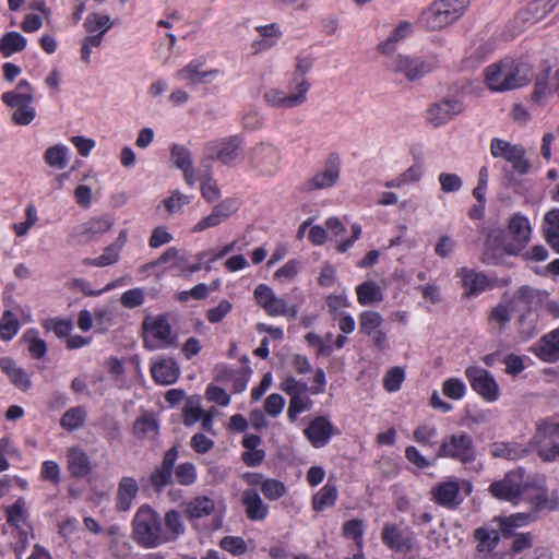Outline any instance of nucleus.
<instances>
[{"mask_svg":"<svg viewBox=\"0 0 559 559\" xmlns=\"http://www.w3.org/2000/svg\"><path fill=\"white\" fill-rule=\"evenodd\" d=\"M280 389L289 396L287 417L289 421L293 423L301 413L310 409L312 405L310 399L302 397L304 393L308 392L311 395H319L325 392L326 376L322 368H317L310 386L302 380H297L293 376H287L282 380Z\"/></svg>","mask_w":559,"mask_h":559,"instance_id":"f257e3e1","label":"nucleus"},{"mask_svg":"<svg viewBox=\"0 0 559 559\" xmlns=\"http://www.w3.org/2000/svg\"><path fill=\"white\" fill-rule=\"evenodd\" d=\"M486 84L495 92L510 91L522 87L530 82V69L513 60H502L486 68Z\"/></svg>","mask_w":559,"mask_h":559,"instance_id":"f03ea898","label":"nucleus"},{"mask_svg":"<svg viewBox=\"0 0 559 559\" xmlns=\"http://www.w3.org/2000/svg\"><path fill=\"white\" fill-rule=\"evenodd\" d=\"M469 0H435L423 10L418 25L428 31H439L456 22L466 11Z\"/></svg>","mask_w":559,"mask_h":559,"instance_id":"7ed1b4c3","label":"nucleus"},{"mask_svg":"<svg viewBox=\"0 0 559 559\" xmlns=\"http://www.w3.org/2000/svg\"><path fill=\"white\" fill-rule=\"evenodd\" d=\"M132 539L145 549L163 545L162 518L150 506L138 509L132 520Z\"/></svg>","mask_w":559,"mask_h":559,"instance_id":"20e7f679","label":"nucleus"},{"mask_svg":"<svg viewBox=\"0 0 559 559\" xmlns=\"http://www.w3.org/2000/svg\"><path fill=\"white\" fill-rule=\"evenodd\" d=\"M1 100L13 109L11 119L15 126H28L36 118L34 88L27 80H21L13 91L4 92Z\"/></svg>","mask_w":559,"mask_h":559,"instance_id":"39448f33","label":"nucleus"},{"mask_svg":"<svg viewBox=\"0 0 559 559\" xmlns=\"http://www.w3.org/2000/svg\"><path fill=\"white\" fill-rule=\"evenodd\" d=\"M144 347L150 350L169 348L175 344L168 313L147 316L142 321Z\"/></svg>","mask_w":559,"mask_h":559,"instance_id":"423d86ee","label":"nucleus"},{"mask_svg":"<svg viewBox=\"0 0 559 559\" xmlns=\"http://www.w3.org/2000/svg\"><path fill=\"white\" fill-rule=\"evenodd\" d=\"M490 154L495 158H502L511 164L514 173L526 175L531 170V163L526 157V150L521 144H512L507 140L493 138L490 141Z\"/></svg>","mask_w":559,"mask_h":559,"instance_id":"0eeeda50","label":"nucleus"},{"mask_svg":"<svg viewBox=\"0 0 559 559\" xmlns=\"http://www.w3.org/2000/svg\"><path fill=\"white\" fill-rule=\"evenodd\" d=\"M310 86L307 80H301L295 85L294 92L290 94L278 87H270L264 92L263 99L272 108L288 109L298 107L307 100Z\"/></svg>","mask_w":559,"mask_h":559,"instance_id":"6e6552de","label":"nucleus"},{"mask_svg":"<svg viewBox=\"0 0 559 559\" xmlns=\"http://www.w3.org/2000/svg\"><path fill=\"white\" fill-rule=\"evenodd\" d=\"M464 373L473 391L484 401L488 403L498 401L500 396L499 385L487 369L479 366H469Z\"/></svg>","mask_w":559,"mask_h":559,"instance_id":"1a4fd4ad","label":"nucleus"},{"mask_svg":"<svg viewBox=\"0 0 559 559\" xmlns=\"http://www.w3.org/2000/svg\"><path fill=\"white\" fill-rule=\"evenodd\" d=\"M493 497L514 501L520 496L525 495L528 490V480L525 478L524 469L518 468L509 472L503 479L495 481L489 487Z\"/></svg>","mask_w":559,"mask_h":559,"instance_id":"9d476101","label":"nucleus"},{"mask_svg":"<svg viewBox=\"0 0 559 559\" xmlns=\"http://www.w3.org/2000/svg\"><path fill=\"white\" fill-rule=\"evenodd\" d=\"M382 543L392 551L399 554L412 552L416 537L409 527H401L394 523H385L381 531Z\"/></svg>","mask_w":559,"mask_h":559,"instance_id":"9b49d317","label":"nucleus"},{"mask_svg":"<svg viewBox=\"0 0 559 559\" xmlns=\"http://www.w3.org/2000/svg\"><path fill=\"white\" fill-rule=\"evenodd\" d=\"M341 175V158L335 152L330 153L324 160L323 170L314 174L311 178L302 183V190L310 192L313 190H321L331 188L340 179Z\"/></svg>","mask_w":559,"mask_h":559,"instance_id":"f8f14e48","label":"nucleus"},{"mask_svg":"<svg viewBox=\"0 0 559 559\" xmlns=\"http://www.w3.org/2000/svg\"><path fill=\"white\" fill-rule=\"evenodd\" d=\"M457 275L462 280L465 297L478 296L496 286H507L510 283V280H502L498 283L496 278H489L484 272L468 267H461Z\"/></svg>","mask_w":559,"mask_h":559,"instance_id":"ddd939ff","label":"nucleus"},{"mask_svg":"<svg viewBox=\"0 0 559 559\" xmlns=\"http://www.w3.org/2000/svg\"><path fill=\"white\" fill-rule=\"evenodd\" d=\"M250 162L262 176H272L280 169L281 154L272 144H260L252 148Z\"/></svg>","mask_w":559,"mask_h":559,"instance_id":"4468645a","label":"nucleus"},{"mask_svg":"<svg viewBox=\"0 0 559 559\" xmlns=\"http://www.w3.org/2000/svg\"><path fill=\"white\" fill-rule=\"evenodd\" d=\"M514 245L509 240L507 233L502 228H492L489 230L483 253V262L497 265L501 262L504 254H509L508 247Z\"/></svg>","mask_w":559,"mask_h":559,"instance_id":"2eb2a0df","label":"nucleus"},{"mask_svg":"<svg viewBox=\"0 0 559 559\" xmlns=\"http://www.w3.org/2000/svg\"><path fill=\"white\" fill-rule=\"evenodd\" d=\"M435 68L432 62L423 60L419 57L399 55L392 62L391 69L402 73L407 80L415 81L430 73Z\"/></svg>","mask_w":559,"mask_h":559,"instance_id":"dca6fc26","label":"nucleus"},{"mask_svg":"<svg viewBox=\"0 0 559 559\" xmlns=\"http://www.w3.org/2000/svg\"><path fill=\"white\" fill-rule=\"evenodd\" d=\"M508 230L514 242L508 247L509 254L516 255L526 247L531 238L532 228L528 218L521 213L513 214L509 219Z\"/></svg>","mask_w":559,"mask_h":559,"instance_id":"f3484780","label":"nucleus"},{"mask_svg":"<svg viewBox=\"0 0 559 559\" xmlns=\"http://www.w3.org/2000/svg\"><path fill=\"white\" fill-rule=\"evenodd\" d=\"M239 154V141L237 136L210 141L205 144V156L212 160H218L225 165L234 162Z\"/></svg>","mask_w":559,"mask_h":559,"instance_id":"a211bd4d","label":"nucleus"},{"mask_svg":"<svg viewBox=\"0 0 559 559\" xmlns=\"http://www.w3.org/2000/svg\"><path fill=\"white\" fill-rule=\"evenodd\" d=\"M114 226V219L109 215L95 216L75 228L72 237L80 242H88L104 235Z\"/></svg>","mask_w":559,"mask_h":559,"instance_id":"6ab92c4d","label":"nucleus"},{"mask_svg":"<svg viewBox=\"0 0 559 559\" xmlns=\"http://www.w3.org/2000/svg\"><path fill=\"white\" fill-rule=\"evenodd\" d=\"M204 57L194 58L183 68L179 69L175 73V76L179 81H185L191 85H197L201 83H206L209 82V78H215L219 74V70L217 69L203 71L202 68L204 67Z\"/></svg>","mask_w":559,"mask_h":559,"instance_id":"aec40b11","label":"nucleus"},{"mask_svg":"<svg viewBox=\"0 0 559 559\" xmlns=\"http://www.w3.org/2000/svg\"><path fill=\"white\" fill-rule=\"evenodd\" d=\"M460 491L461 486L457 480L443 481L432 488V500L443 508L454 510L463 502Z\"/></svg>","mask_w":559,"mask_h":559,"instance_id":"412c9836","label":"nucleus"},{"mask_svg":"<svg viewBox=\"0 0 559 559\" xmlns=\"http://www.w3.org/2000/svg\"><path fill=\"white\" fill-rule=\"evenodd\" d=\"M463 109L464 105L461 100L455 98H444L430 106L428 109V120L435 127H439L447 123L454 116L460 115Z\"/></svg>","mask_w":559,"mask_h":559,"instance_id":"4be33fe9","label":"nucleus"},{"mask_svg":"<svg viewBox=\"0 0 559 559\" xmlns=\"http://www.w3.org/2000/svg\"><path fill=\"white\" fill-rule=\"evenodd\" d=\"M151 376L157 384L169 385L180 376L177 361L170 357H163L151 365Z\"/></svg>","mask_w":559,"mask_h":559,"instance_id":"5701e85b","label":"nucleus"},{"mask_svg":"<svg viewBox=\"0 0 559 559\" xmlns=\"http://www.w3.org/2000/svg\"><path fill=\"white\" fill-rule=\"evenodd\" d=\"M334 427L324 416L314 417L305 429V435L314 448L324 447L333 435Z\"/></svg>","mask_w":559,"mask_h":559,"instance_id":"b1692460","label":"nucleus"},{"mask_svg":"<svg viewBox=\"0 0 559 559\" xmlns=\"http://www.w3.org/2000/svg\"><path fill=\"white\" fill-rule=\"evenodd\" d=\"M524 499L531 503V512H535L536 515L538 511H554L559 508V497L556 491L548 496L547 490L544 488H536L528 485V490L525 492Z\"/></svg>","mask_w":559,"mask_h":559,"instance_id":"393cba45","label":"nucleus"},{"mask_svg":"<svg viewBox=\"0 0 559 559\" xmlns=\"http://www.w3.org/2000/svg\"><path fill=\"white\" fill-rule=\"evenodd\" d=\"M559 3V0H532L518 12L516 19L525 23H536L547 16Z\"/></svg>","mask_w":559,"mask_h":559,"instance_id":"a878e982","label":"nucleus"},{"mask_svg":"<svg viewBox=\"0 0 559 559\" xmlns=\"http://www.w3.org/2000/svg\"><path fill=\"white\" fill-rule=\"evenodd\" d=\"M0 369L19 390L26 392L31 389L29 376L13 358L8 356L0 358Z\"/></svg>","mask_w":559,"mask_h":559,"instance_id":"bb28decb","label":"nucleus"},{"mask_svg":"<svg viewBox=\"0 0 559 559\" xmlns=\"http://www.w3.org/2000/svg\"><path fill=\"white\" fill-rule=\"evenodd\" d=\"M186 532L185 522L179 511L168 510L162 521L163 544L177 540Z\"/></svg>","mask_w":559,"mask_h":559,"instance_id":"cd10ccee","label":"nucleus"},{"mask_svg":"<svg viewBox=\"0 0 559 559\" xmlns=\"http://www.w3.org/2000/svg\"><path fill=\"white\" fill-rule=\"evenodd\" d=\"M542 233L547 245L559 254V207H552L544 214Z\"/></svg>","mask_w":559,"mask_h":559,"instance_id":"c85d7f7f","label":"nucleus"},{"mask_svg":"<svg viewBox=\"0 0 559 559\" xmlns=\"http://www.w3.org/2000/svg\"><path fill=\"white\" fill-rule=\"evenodd\" d=\"M241 502L249 520L262 521L267 516L269 507L254 489H246L241 495Z\"/></svg>","mask_w":559,"mask_h":559,"instance_id":"c756f323","label":"nucleus"},{"mask_svg":"<svg viewBox=\"0 0 559 559\" xmlns=\"http://www.w3.org/2000/svg\"><path fill=\"white\" fill-rule=\"evenodd\" d=\"M535 354L545 362L559 360V326L540 338Z\"/></svg>","mask_w":559,"mask_h":559,"instance_id":"7c9ffc66","label":"nucleus"},{"mask_svg":"<svg viewBox=\"0 0 559 559\" xmlns=\"http://www.w3.org/2000/svg\"><path fill=\"white\" fill-rule=\"evenodd\" d=\"M472 449V436L467 432H459L443 440L438 454H467Z\"/></svg>","mask_w":559,"mask_h":559,"instance_id":"2f4dec72","label":"nucleus"},{"mask_svg":"<svg viewBox=\"0 0 559 559\" xmlns=\"http://www.w3.org/2000/svg\"><path fill=\"white\" fill-rule=\"evenodd\" d=\"M159 425L152 413L144 412L139 416L132 427L133 436L139 440H151L158 435Z\"/></svg>","mask_w":559,"mask_h":559,"instance_id":"473e14b6","label":"nucleus"},{"mask_svg":"<svg viewBox=\"0 0 559 559\" xmlns=\"http://www.w3.org/2000/svg\"><path fill=\"white\" fill-rule=\"evenodd\" d=\"M183 512L189 519H200L210 515L215 509V502L205 496L194 497L182 503Z\"/></svg>","mask_w":559,"mask_h":559,"instance_id":"72a5a7b5","label":"nucleus"},{"mask_svg":"<svg viewBox=\"0 0 559 559\" xmlns=\"http://www.w3.org/2000/svg\"><path fill=\"white\" fill-rule=\"evenodd\" d=\"M139 487L135 479L131 477L121 478L117 491L116 508L119 511H128L131 508L132 500L138 493Z\"/></svg>","mask_w":559,"mask_h":559,"instance_id":"f704fd0d","label":"nucleus"},{"mask_svg":"<svg viewBox=\"0 0 559 559\" xmlns=\"http://www.w3.org/2000/svg\"><path fill=\"white\" fill-rule=\"evenodd\" d=\"M27 46V38L21 33L10 31L0 37V53L3 58L22 52Z\"/></svg>","mask_w":559,"mask_h":559,"instance_id":"c9c22d12","label":"nucleus"},{"mask_svg":"<svg viewBox=\"0 0 559 559\" xmlns=\"http://www.w3.org/2000/svg\"><path fill=\"white\" fill-rule=\"evenodd\" d=\"M537 520V515L535 512H520L515 514H511L507 518H501L500 522V531L503 536H510L513 534V531L518 527H522L533 523Z\"/></svg>","mask_w":559,"mask_h":559,"instance_id":"e433bc0d","label":"nucleus"},{"mask_svg":"<svg viewBox=\"0 0 559 559\" xmlns=\"http://www.w3.org/2000/svg\"><path fill=\"white\" fill-rule=\"evenodd\" d=\"M355 292L357 295V301L361 306L380 302L383 299L380 286L373 281H366L357 285Z\"/></svg>","mask_w":559,"mask_h":559,"instance_id":"4c0bfd02","label":"nucleus"},{"mask_svg":"<svg viewBox=\"0 0 559 559\" xmlns=\"http://www.w3.org/2000/svg\"><path fill=\"white\" fill-rule=\"evenodd\" d=\"M337 488L331 481H328L313 497H312V509L317 512H321L326 508H331L335 504L337 499Z\"/></svg>","mask_w":559,"mask_h":559,"instance_id":"58836bf2","label":"nucleus"},{"mask_svg":"<svg viewBox=\"0 0 559 559\" xmlns=\"http://www.w3.org/2000/svg\"><path fill=\"white\" fill-rule=\"evenodd\" d=\"M382 323V316L374 310H364L358 316L359 333L367 337L379 331Z\"/></svg>","mask_w":559,"mask_h":559,"instance_id":"ea45409f","label":"nucleus"},{"mask_svg":"<svg viewBox=\"0 0 559 559\" xmlns=\"http://www.w3.org/2000/svg\"><path fill=\"white\" fill-rule=\"evenodd\" d=\"M412 33V24L407 21L400 22L392 31L391 35L378 45L382 53H390L395 50L396 44L406 38Z\"/></svg>","mask_w":559,"mask_h":559,"instance_id":"a19ab883","label":"nucleus"},{"mask_svg":"<svg viewBox=\"0 0 559 559\" xmlns=\"http://www.w3.org/2000/svg\"><path fill=\"white\" fill-rule=\"evenodd\" d=\"M175 457L165 456L162 466L152 473L151 483L156 490L159 491L171 481Z\"/></svg>","mask_w":559,"mask_h":559,"instance_id":"79ce46f5","label":"nucleus"},{"mask_svg":"<svg viewBox=\"0 0 559 559\" xmlns=\"http://www.w3.org/2000/svg\"><path fill=\"white\" fill-rule=\"evenodd\" d=\"M88 34H105L114 26V22L107 14L90 13L83 24Z\"/></svg>","mask_w":559,"mask_h":559,"instance_id":"37998d69","label":"nucleus"},{"mask_svg":"<svg viewBox=\"0 0 559 559\" xmlns=\"http://www.w3.org/2000/svg\"><path fill=\"white\" fill-rule=\"evenodd\" d=\"M87 413L83 406H74L61 416L60 426L67 431H74L84 425Z\"/></svg>","mask_w":559,"mask_h":559,"instance_id":"c03bdc74","label":"nucleus"},{"mask_svg":"<svg viewBox=\"0 0 559 559\" xmlns=\"http://www.w3.org/2000/svg\"><path fill=\"white\" fill-rule=\"evenodd\" d=\"M68 152L63 144L49 146L44 153V160L50 167L63 169L68 165Z\"/></svg>","mask_w":559,"mask_h":559,"instance_id":"a18cd8bd","label":"nucleus"},{"mask_svg":"<svg viewBox=\"0 0 559 559\" xmlns=\"http://www.w3.org/2000/svg\"><path fill=\"white\" fill-rule=\"evenodd\" d=\"M474 537L478 542L477 549L480 552H489L496 548L499 543V533L496 530L479 527L475 530Z\"/></svg>","mask_w":559,"mask_h":559,"instance_id":"49530a36","label":"nucleus"},{"mask_svg":"<svg viewBox=\"0 0 559 559\" xmlns=\"http://www.w3.org/2000/svg\"><path fill=\"white\" fill-rule=\"evenodd\" d=\"M20 330V322L11 310H5L0 319V338L11 341Z\"/></svg>","mask_w":559,"mask_h":559,"instance_id":"de8ad7c7","label":"nucleus"},{"mask_svg":"<svg viewBox=\"0 0 559 559\" xmlns=\"http://www.w3.org/2000/svg\"><path fill=\"white\" fill-rule=\"evenodd\" d=\"M264 311L269 317L284 316L292 319L296 318L298 313L296 306L288 305L285 299L280 298L276 295Z\"/></svg>","mask_w":559,"mask_h":559,"instance_id":"09e8293b","label":"nucleus"},{"mask_svg":"<svg viewBox=\"0 0 559 559\" xmlns=\"http://www.w3.org/2000/svg\"><path fill=\"white\" fill-rule=\"evenodd\" d=\"M119 258L120 252L112 245H109L99 257L86 258L83 263L88 266L104 267L117 263Z\"/></svg>","mask_w":559,"mask_h":559,"instance_id":"8fccbe9b","label":"nucleus"},{"mask_svg":"<svg viewBox=\"0 0 559 559\" xmlns=\"http://www.w3.org/2000/svg\"><path fill=\"white\" fill-rule=\"evenodd\" d=\"M343 535L346 538H352L358 549L364 547V522L362 520L353 519L346 521L343 525Z\"/></svg>","mask_w":559,"mask_h":559,"instance_id":"3c124183","label":"nucleus"},{"mask_svg":"<svg viewBox=\"0 0 559 559\" xmlns=\"http://www.w3.org/2000/svg\"><path fill=\"white\" fill-rule=\"evenodd\" d=\"M239 203L236 199L226 198L219 203H217L212 209V214L215 219H217V224H222L225 219H227L231 214L238 211Z\"/></svg>","mask_w":559,"mask_h":559,"instance_id":"603ef678","label":"nucleus"},{"mask_svg":"<svg viewBox=\"0 0 559 559\" xmlns=\"http://www.w3.org/2000/svg\"><path fill=\"white\" fill-rule=\"evenodd\" d=\"M24 338L28 343V353L33 359H41L47 353V344L44 340L37 337L34 330H29L24 334Z\"/></svg>","mask_w":559,"mask_h":559,"instance_id":"864d4df0","label":"nucleus"},{"mask_svg":"<svg viewBox=\"0 0 559 559\" xmlns=\"http://www.w3.org/2000/svg\"><path fill=\"white\" fill-rule=\"evenodd\" d=\"M170 157L175 166L180 170L189 169L192 166L191 153L183 145L174 144L170 147Z\"/></svg>","mask_w":559,"mask_h":559,"instance_id":"5fc2aeb1","label":"nucleus"},{"mask_svg":"<svg viewBox=\"0 0 559 559\" xmlns=\"http://www.w3.org/2000/svg\"><path fill=\"white\" fill-rule=\"evenodd\" d=\"M443 394L451 400H462L466 394V385L459 378H449L442 383Z\"/></svg>","mask_w":559,"mask_h":559,"instance_id":"6e6d98bb","label":"nucleus"},{"mask_svg":"<svg viewBox=\"0 0 559 559\" xmlns=\"http://www.w3.org/2000/svg\"><path fill=\"white\" fill-rule=\"evenodd\" d=\"M47 331H52L59 338L68 337L73 329V323L68 319L53 318L48 319L43 324Z\"/></svg>","mask_w":559,"mask_h":559,"instance_id":"4d7b16f0","label":"nucleus"},{"mask_svg":"<svg viewBox=\"0 0 559 559\" xmlns=\"http://www.w3.org/2000/svg\"><path fill=\"white\" fill-rule=\"evenodd\" d=\"M549 73H545L537 76L534 83V90L531 94V100L534 104L542 105L544 100L551 94V90L548 83Z\"/></svg>","mask_w":559,"mask_h":559,"instance_id":"13d9d810","label":"nucleus"},{"mask_svg":"<svg viewBox=\"0 0 559 559\" xmlns=\"http://www.w3.org/2000/svg\"><path fill=\"white\" fill-rule=\"evenodd\" d=\"M405 379V371L402 367L390 368L383 378V388L388 392H396L401 389Z\"/></svg>","mask_w":559,"mask_h":559,"instance_id":"bf43d9fd","label":"nucleus"},{"mask_svg":"<svg viewBox=\"0 0 559 559\" xmlns=\"http://www.w3.org/2000/svg\"><path fill=\"white\" fill-rule=\"evenodd\" d=\"M231 310L233 304L227 299H222L216 307L206 310L205 317L210 323L216 324L222 322Z\"/></svg>","mask_w":559,"mask_h":559,"instance_id":"052dcab7","label":"nucleus"},{"mask_svg":"<svg viewBox=\"0 0 559 559\" xmlns=\"http://www.w3.org/2000/svg\"><path fill=\"white\" fill-rule=\"evenodd\" d=\"M261 491L267 500L274 501L285 495L286 487L277 479H265L261 483Z\"/></svg>","mask_w":559,"mask_h":559,"instance_id":"680f3d73","label":"nucleus"},{"mask_svg":"<svg viewBox=\"0 0 559 559\" xmlns=\"http://www.w3.org/2000/svg\"><path fill=\"white\" fill-rule=\"evenodd\" d=\"M69 471L74 477H85L92 472L88 456H69Z\"/></svg>","mask_w":559,"mask_h":559,"instance_id":"e2e57ef3","label":"nucleus"},{"mask_svg":"<svg viewBox=\"0 0 559 559\" xmlns=\"http://www.w3.org/2000/svg\"><path fill=\"white\" fill-rule=\"evenodd\" d=\"M438 180L441 190L445 193L456 192L463 186L461 177L452 173H441L438 177Z\"/></svg>","mask_w":559,"mask_h":559,"instance_id":"0e129e2a","label":"nucleus"},{"mask_svg":"<svg viewBox=\"0 0 559 559\" xmlns=\"http://www.w3.org/2000/svg\"><path fill=\"white\" fill-rule=\"evenodd\" d=\"M219 546L234 556H239L247 551L246 542L238 536H225L222 538Z\"/></svg>","mask_w":559,"mask_h":559,"instance_id":"69168bd1","label":"nucleus"},{"mask_svg":"<svg viewBox=\"0 0 559 559\" xmlns=\"http://www.w3.org/2000/svg\"><path fill=\"white\" fill-rule=\"evenodd\" d=\"M200 190L202 197L209 203L217 201L221 197V190L217 186V182L212 177H206L201 181Z\"/></svg>","mask_w":559,"mask_h":559,"instance_id":"338daca9","label":"nucleus"},{"mask_svg":"<svg viewBox=\"0 0 559 559\" xmlns=\"http://www.w3.org/2000/svg\"><path fill=\"white\" fill-rule=\"evenodd\" d=\"M144 292L142 288H132L126 290L120 298L121 305L124 308H135L144 302Z\"/></svg>","mask_w":559,"mask_h":559,"instance_id":"774afa93","label":"nucleus"}]
</instances>
